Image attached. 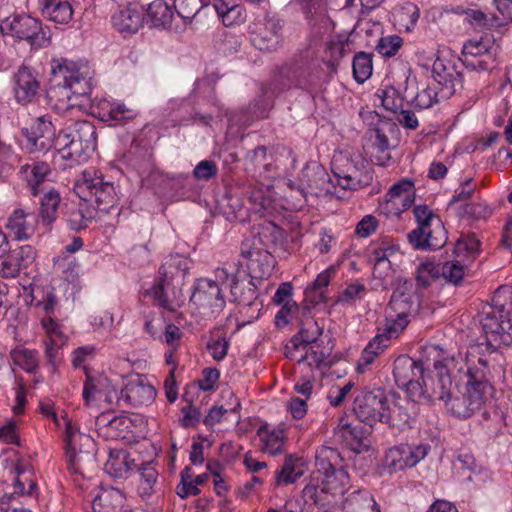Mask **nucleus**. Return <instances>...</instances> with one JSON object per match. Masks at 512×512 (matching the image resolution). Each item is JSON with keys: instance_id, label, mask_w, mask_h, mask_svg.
I'll return each instance as SVG.
<instances>
[{"instance_id": "f257e3e1", "label": "nucleus", "mask_w": 512, "mask_h": 512, "mask_svg": "<svg viewBox=\"0 0 512 512\" xmlns=\"http://www.w3.org/2000/svg\"><path fill=\"white\" fill-rule=\"evenodd\" d=\"M51 73L54 84L47 98L56 111L65 113L90 106L94 72L87 62L56 59L51 63Z\"/></svg>"}, {"instance_id": "f03ea898", "label": "nucleus", "mask_w": 512, "mask_h": 512, "mask_svg": "<svg viewBox=\"0 0 512 512\" xmlns=\"http://www.w3.org/2000/svg\"><path fill=\"white\" fill-rule=\"evenodd\" d=\"M454 359L451 357L435 360L433 368L438 377L439 391L435 388L429 390L425 371H430V364L422 360L416 361L409 356H399L394 361L393 376L397 386L407 393L413 402H433L445 400L450 396L452 379L450 366Z\"/></svg>"}, {"instance_id": "7ed1b4c3", "label": "nucleus", "mask_w": 512, "mask_h": 512, "mask_svg": "<svg viewBox=\"0 0 512 512\" xmlns=\"http://www.w3.org/2000/svg\"><path fill=\"white\" fill-rule=\"evenodd\" d=\"M482 331L485 333L487 348H494L506 342V334H512V287L500 286L490 302L482 305Z\"/></svg>"}, {"instance_id": "20e7f679", "label": "nucleus", "mask_w": 512, "mask_h": 512, "mask_svg": "<svg viewBox=\"0 0 512 512\" xmlns=\"http://www.w3.org/2000/svg\"><path fill=\"white\" fill-rule=\"evenodd\" d=\"M189 263L188 258L179 254L165 258L159 269V281L152 288L154 299L161 307L174 310L173 300L181 295Z\"/></svg>"}, {"instance_id": "39448f33", "label": "nucleus", "mask_w": 512, "mask_h": 512, "mask_svg": "<svg viewBox=\"0 0 512 512\" xmlns=\"http://www.w3.org/2000/svg\"><path fill=\"white\" fill-rule=\"evenodd\" d=\"M480 348L478 345H471L466 354L467 370L464 374L466 379L462 397L451 400H442L448 411L458 418H469L480 409Z\"/></svg>"}, {"instance_id": "423d86ee", "label": "nucleus", "mask_w": 512, "mask_h": 512, "mask_svg": "<svg viewBox=\"0 0 512 512\" xmlns=\"http://www.w3.org/2000/svg\"><path fill=\"white\" fill-rule=\"evenodd\" d=\"M57 146L65 160L79 162L97 147L96 129L88 120L71 121L57 135Z\"/></svg>"}, {"instance_id": "0eeeda50", "label": "nucleus", "mask_w": 512, "mask_h": 512, "mask_svg": "<svg viewBox=\"0 0 512 512\" xmlns=\"http://www.w3.org/2000/svg\"><path fill=\"white\" fill-rule=\"evenodd\" d=\"M67 467L74 474L85 475L96 468V444L93 438L81 433L67 416L63 417Z\"/></svg>"}, {"instance_id": "6e6552de", "label": "nucleus", "mask_w": 512, "mask_h": 512, "mask_svg": "<svg viewBox=\"0 0 512 512\" xmlns=\"http://www.w3.org/2000/svg\"><path fill=\"white\" fill-rule=\"evenodd\" d=\"M74 193L84 202L95 205V209L107 213L118 202L113 182L105 181L102 173L94 168L84 170L76 179Z\"/></svg>"}, {"instance_id": "1a4fd4ad", "label": "nucleus", "mask_w": 512, "mask_h": 512, "mask_svg": "<svg viewBox=\"0 0 512 512\" xmlns=\"http://www.w3.org/2000/svg\"><path fill=\"white\" fill-rule=\"evenodd\" d=\"M332 172L337 184L344 190H357L372 181L368 163L360 154L348 155L341 152L334 155Z\"/></svg>"}, {"instance_id": "9d476101", "label": "nucleus", "mask_w": 512, "mask_h": 512, "mask_svg": "<svg viewBox=\"0 0 512 512\" xmlns=\"http://www.w3.org/2000/svg\"><path fill=\"white\" fill-rule=\"evenodd\" d=\"M335 193L336 186L325 168L317 162H311L306 164L300 172L298 197L292 207L295 210L300 209L305 204L308 194L320 197Z\"/></svg>"}, {"instance_id": "9b49d317", "label": "nucleus", "mask_w": 512, "mask_h": 512, "mask_svg": "<svg viewBox=\"0 0 512 512\" xmlns=\"http://www.w3.org/2000/svg\"><path fill=\"white\" fill-rule=\"evenodd\" d=\"M269 227L263 228L262 232L253 235L252 238L245 239L241 244L240 265H245L250 280H261L270 276L274 259L267 249L260 247L263 244L262 236L266 237Z\"/></svg>"}, {"instance_id": "f8f14e48", "label": "nucleus", "mask_w": 512, "mask_h": 512, "mask_svg": "<svg viewBox=\"0 0 512 512\" xmlns=\"http://www.w3.org/2000/svg\"><path fill=\"white\" fill-rule=\"evenodd\" d=\"M398 131L397 125L388 121H379L367 129L363 148L373 163L383 167L390 163V150L393 148L390 140L397 135Z\"/></svg>"}, {"instance_id": "ddd939ff", "label": "nucleus", "mask_w": 512, "mask_h": 512, "mask_svg": "<svg viewBox=\"0 0 512 512\" xmlns=\"http://www.w3.org/2000/svg\"><path fill=\"white\" fill-rule=\"evenodd\" d=\"M3 34H11L20 40H27L32 47L42 48L50 43V35L42 28L41 22L29 15L6 19L0 26Z\"/></svg>"}, {"instance_id": "4468645a", "label": "nucleus", "mask_w": 512, "mask_h": 512, "mask_svg": "<svg viewBox=\"0 0 512 512\" xmlns=\"http://www.w3.org/2000/svg\"><path fill=\"white\" fill-rule=\"evenodd\" d=\"M343 458L335 448L322 446L316 450L315 470L312 476L325 479L328 483L346 484L348 473L343 467Z\"/></svg>"}, {"instance_id": "2eb2a0df", "label": "nucleus", "mask_w": 512, "mask_h": 512, "mask_svg": "<svg viewBox=\"0 0 512 512\" xmlns=\"http://www.w3.org/2000/svg\"><path fill=\"white\" fill-rule=\"evenodd\" d=\"M418 308L416 296L403 285L393 291L385 314L387 320L393 322V327L402 330L408 324V317L417 313Z\"/></svg>"}, {"instance_id": "dca6fc26", "label": "nucleus", "mask_w": 512, "mask_h": 512, "mask_svg": "<svg viewBox=\"0 0 512 512\" xmlns=\"http://www.w3.org/2000/svg\"><path fill=\"white\" fill-rule=\"evenodd\" d=\"M26 138L25 148L29 153H46L57 145L55 127L50 117L41 116L27 128L22 129Z\"/></svg>"}, {"instance_id": "f3484780", "label": "nucleus", "mask_w": 512, "mask_h": 512, "mask_svg": "<svg viewBox=\"0 0 512 512\" xmlns=\"http://www.w3.org/2000/svg\"><path fill=\"white\" fill-rule=\"evenodd\" d=\"M251 41L260 51H275L282 41V24L274 16L265 15L250 26Z\"/></svg>"}, {"instance_id": "a211bd4d", "label": "nucleus", "mask_w": 512, "mask_h": 512, "mask_svg": "<svg viewBox=\"0 0 512 512\" xmlns=\"http://www.w3.org/2000/svg\"><path fill=\"white\" fill-rule=\"evenodd\" d=\"M385 403L386 395L383 390L362 391L354 400L353 411L361 422L372 427L375 423L382 422Z\"/></svg>"}, {"instance_id": "6ab92c4d", "label": "nucleus", "mask_w": 512, "mask_h": 512, "mask_svg": "<svg viewBox=\"0 0 512 512\" xmlns=\"http://www.w3.org/2000/svg\"><path fill=\"white\" fill-rule=\"evenodd\" d=\"M344 484L327 482L320 477L311 476L310 481L302 490V498L307 504L319 507H332L336 504V497L343 493Z\"/></svg>"}, {"instance_id": "aec40b11", "label": "nucleus", "mask_w": 512, "mask_h": 512, "mask_svg": "<svg viewBox=\"0 0 512 512\" xmlns=\"http://www.w3.org/2000/svg\"><path fill=\"white\" fill-rule=\"evenodd\" d=\"M0 277L13 279L19 276L21 271L27 269L36 259V251L30 245H22L9 250L2 257Z\"/></svg>"}, {"instance_id": "412c9836", "label": "nucleus", "mask_w": 512, "mask_h": 512, "mask_svg": "<svg viewBox=\"0 0 512 512\" xmlns=\"http://www.w3.org/2000/svg\"><path fill=\"white\" fill-rule=\"evenodd\" d=\"M408 242L416 250H437L447 242V231L443 223L437 221L431 227L413 229L407 234Z\"/></svg>"}, {"instance_id": "4be33fe9", "label": "nucleus", "mask_w": 512, "mask_h": 512, "mask_svg": "<svg viewBox=\"0 0 512 512\" xmlns=\"http://www.w3.org/2000/svg\"><path fill=\"white\" fill-rule=\"evenodd\" d=\"M323 333V328L319 326L316 320L306 318L302 321L299 332L294 335L285 346V355L289 359H296V352L305 349L311 344L319 343V338Z\"/></svg>"}, {"instance_id": "5701e85b", "label": "nucleus", "mask_w": 512, "mask_h": 512, "mask_svg": "<svg viewBox=\"0 0 512 512\" xmlns=\"http://www.w3.org/2000/svg\"><path fill=\"white\" fill-rule=\"evenodd\" d=\"M191 301L200 306L212 308L217 313L225 307V299L218 283L210 279H200L191 296Z\"/></svg>"}, {"instance_id": "b1692460", "label": "nucleus", "mask_w": 512, "mask_h": 512, "mask_svg": "<svg viewBox=\"0 0 512 512\" xmlns=\"http://www.w3.org/2000/svg\"><path fill=\"white\" fill-rule=\"evenodd\" d=\"M96 429L99 436L106 440L126 439L131 432V419L126 415L110 417L103 413L96 418Z\"/></svg>"}, {"instance_id": "393cba45", "label": "nucleus", "mask_w": 512, "mask_h": 512, "mask_svg": "<svg viewBox=\"0 0 512 512\" xmlns=\"http://www.w3.org/2000/svg\"><path fill=\"white\" fill-rule=\"evenodd\" d=\"M433 79L440 88V97L450 98L456 91L457 86H461V74L455 70L450 63L437 58L433 63Z\"/></svg>"}, {"instance_id": "a878e982", "label": "nucleus", "mask_w": 512, "mask_h": 512, "mask_svg": "<svg viewBox=\"0 0 512 512\" xmlns=\"http://www.w3.org/2000/svg\"><path fill=\"white\" fill-rule=\"evenodd\" d=\"M14 92L19 103L26 104L32 101L39 90V81L29 66L23 64L14 75Z\"/></svg>"}, {"instance_id": "bb28decb", "label": "nucleus", "mask_w": 512, "mask_h": 512, "mask_svg": "<svg viewBox=\"0 0 512 512\" xmlns=\"http://www.w3.org/2000/svg\"><path fill=\"white\" fill-rule=\"evenodd\" d=\"M155 397V388L138 379L131 380L126 384L125 388L121 390L118 401L123 400L134 407H140L152 403Z\"/></svg>"}, {"instance_id": "cd10ccee", "label": "nucleus", "mask_w": 512, "mask_h": 512, "mask_svg": "<svg viewBox=\"0 0 512 512\" xmlns=\"http://www.w3.org/2000/svg\"><path fill=\"white\" fill-rule=\"evenodd\" d=\"M113 26L121 33H136L143 24V13L137 5L129 4L112 16Z\"/></svg>"}, {"instance_id": "c85d7f7f", "label": "nucleus", "mask_w": 512, "mask_h": 512, "mask_svg": "<svg viewBox=\"0 0 512 512\" xmlns=\"http://www.w3.org/2000/svg\"><path fill=\"white\" fill-rule=\"evenodd\" d=\"M406 405H409L408 401L401 400L399 397H395V395H393V400L391 401L386 397L384 407L385 416L383 417L382 422L397 429H403L404 427L409 426L411 416Z\"/></svg>"}, {"instance_id": "c756f323", "label": "nucleus", "mask_w": 512, "mask_h": 512, "mask_svg": "<svg viewBox=\"0 0 512 512\" xmlns=\"http://www.w3.org/2000/svg\"><path fill=\"white\" fill-rule=\"evenodd\" d=\"M35 218L26 214L23 210L17 209L8 218L6 228L18 241L28 240L35 231Z\"/></svg>"}, {"instance_id": "7c9ffc66", "label": "nucleus", "mask_w": 512, "mask_h": 512, "mask_svg": "<svg viewBox=\"0 0 512 512\" xmlns=\"http://www.w3.org/2000/svg\"><path fill=\"white\" fill-rule=\"evenodd\" d=\"M11 473L15 475L14 477V494L23 496H29L36 498L37 493V484L32 479V473L28 469L27 464L21 461H18L11 466Z\"/></svg>"}, {"instance_id": "2f4dec72", "label": "nucleus", "mask_w": 512, "mask_h": 512, "mask_svg": "<svg viewBox=\"0 0 512 512\" xmlns=\"http://www.w3.org/2000/svg\"><path fill=\"white\" fill-rule=\"evenodd\" d=\"M20 173L27 182L31 194L37 196L40 193L39 187L51 173V168L47 162L34 161L32 164L21 166Z\"/></svg>"}, {"instance_id": "473e14b6", "label": "nucleus", "mask_w": 512, "mask_h": 512, "mask_svg": "<svg viewBox=\"0 0 512 512\" xmlns=\"http://www.w3.org/2000/svg\"><path fill=\"white\" fill-rule=\"evenodd\" d=\"M395 327H388V329L381 334H377L365 347L360 359L358 361V367H365L372 364L389 345L392 333H396Z\"/></svg>"}, {"instance_id": "72a5a7b5", "label": "nucleus", "mask_w": 512, "mask_h": 512, "mask_svg": "<svg viewBox=\"0 0 512 512\" xmlns=\"http://www.w3.org/2000/svg\"><path fill=\"white\" fill-rule=\"evenodd\" d=\"M386 197L387 202H392L394 205L400 204L402 210H407L415 201V186L413 181L407 178L400 180L391 186Z\"/></svg>"}, {"instance_id": "f704fd0d", "label": "nucleus", "mask_w": 512, "mask_h": 512, "mask_svg": "<svg viewBox=\"0 0 512 512\" xmlns=\"http://www.w3.org/2000/svg\"><path fill=\"white\" fill-rule=\"evenodd\" d=\"M343 512H380L373 496L366 490L353 491L345 498Z\"/></svg>"}, {"instance_id": "c9c22d12", "label": "nucleus", "mask_w": 512, "mask_h": 512, "mask_svg": "<svg viewBox=\"0 0 512 512\" xmlns=\"http://www.w3.org/2000/svg\"><path fill=\"white\" fill-rule=\"evenodd\" d=\"M257 434L262 442V450L270 455H278L283 452L286 443V435L283 429L269 430L267 426H261Z\"/></svg>"}, {"instance_id": "e433bc0d", "label": "nucleus", "mask_w": 512, "mask_h": 512, "mask_svg": "<svg viewBox=\"0 0 512 512\" xmlns=\"http://www.w3.org/2000/svg\"><path fill=\"white\" fill-rule=\"evenodd\" d=\"M43 14L58 24H68L72 20L73 9L69 2L62 0H42Z\"/></svg>"}, {"instance_id": "4c0bfd02", "label": "nucleus", "mask_w": 512, "mask_h": 512, "mask_svg": "<svg viewBox=\"0 0 512 512\" xmlns=\"http://www.w3.org/2000/svg\"><path fill=\"white\" fill-rule=\"evenodd\" d=\"M480 241L475 233H466L456 241L454 254L463 262L473 261L479 254Z\"/></svg>"}, {"instance_id": "58836bf2", "label": "nucleus", "mask_w": 512, "mask_h": 512, "mask_svg": "<svg viewBox=\"0 0 512 512\" xmlns=\"http://www.w3.org/2000/svg\"><path fill=\"white\" fill-rule=\"evenodd\" d=\"M147 15L153 26L167 28L171 26L174 12L164 0H155L149 4Z\"/></svg>"}, {"instance_id": "ea45409f", "label": "nucleus", "mask_w": 512, "mask_h": 512, "mask_svg": "<svg viewBox=\"0 0 512 512\" xmlns=\"http://www.w3.org/2000/svg\"><path fill=\"white\" fill-rule=\"evenodd\" d=\"M60 202L61 197L56 189H51L44 193L40 201L39 212L43 223L50 225L56 220Z\"/></svg>"}, {"instance_id": "a19ab883", "label": "nucleus", "mask_w": 512, "mask_h": 512, "mask_svg": "<svg viewBox=\"0 0 512 512\" xmlns=\"http://www.w3.org/2000/svg\"><path fill=\"white\" fill-rule=\"evenodd\" d=\"M299 461L300 458L294 455H288L285 457L283 466L275 473V481L277 485L294 483L302 476L303 469L298 464Z\"/></svg>"}, {"instance_id": "79ce46f5", "label": "nucleus", "mask_w": 512, "mask_h": 512, "mask_svg": "<svg viewBox=\"0 0 512 512\" xmlns=\"http://www.w3.org/2000/svg\"><path fill=\"white\" fill-rule=\"evenodd\" d=\"M230 290L234 300L245 306L252 305L258 297L253 280H249L247 283H244L240 282L237 276H235Z\"/></svg>"}, {"instance_id": "37998d69", "label": "nucleus", "mask_w": 512, "mask_h": 512, "mask_svg": "<svg viewBox=\"0 0 512 512\" xmlns=\"http://www.w3.org/2000/svg\"><path fill=\"white\" fill-rule=\"evenodd\" d=\"M305 353L299 358L296 357V361L299 364H307L309 367H321L325 364L326 360L330 356L331 348L324 347L320 348V344H311L304 349Z\"/></svg>"}, {"instance_id": "c03bdc74", "label": "nucleus", "mask_w": 512, "mask_h": 512, "mask_svg": "<svg viewBox=\"0 0 512 512\" xmlns=\"http://www.w3.org/2000/svg\"><path fill=\"white\" fill-rule=\"evenodd\" d=\"M353 76L358 83H364L372 75V55L365 52H359L354 56Z\"/></svg>"}, {"instance_id": "a18cd8bd", "label": "nucleus", "mask_w": 512, "mask_h": 512, "mask_svg": "<svg viewBox=\"0 0 512 512\" xmlns=\"http://www.w3.org/2000/svg\"><path fill=\"white\" fill-rule=\"evenodd\" d=\"M140 475L139 491L141 496H150L158 479V471L152 462L143 463L138 469Z\"/></svg>"}, {"instance_id": "49530a36", "label": "nucleus", "mask_w": 512, "mask_h": 512, "mask_svg": "<svg viewBox=\"0 0 512 512\" xmlns=\"http://www.w3.org/2000/svg\"><path fill=\"white\" fill-rule=\"evenodd\" d=\"M207 5H209V0H175L174 2L177 15L185 23H190L199 11Z\"/></svg>"}, {"instance_id": "de8ad7c7", "label": "nucleus", "mask_w": 512, "mask_h": 512, "mask_svg": "<svg viewBox=\"0 0 512 512\" xmlns=\"http://www.w3.org/2000/svg\"><path fill=\"white\" fill-rule=\"evenodd\" d=\"M398 447L403 456V460L407 468H412L416 466L422 459H424L427 456L428 451L430 449V446L427 444H402L399 445Z\"/></svg>"}, {"instance_id": "09e8293b", "label": "nucleus", "mask_w": 512, "mask_h": 512, "mask_svg": "<svg viewBox=\"0 0 512 512\" xmlns=\"http://www.w3.org/2000/svg\"><path fill=\"white\" fill-rule=\"evenodd\" d=\"M66 221L72 230L79 231L88 226V222L93 218L87 207H68L66 205Z\"/></svg>"}, {"instance_id": "8fccbe9b", "label": "nucleus", "mask_w": 512, "mask_h": 512, "mask_svg": "<svg viewBox=\"0 0 512 512\" xmlns=\"http://www.w3.org/2000/svg\"><path fill=\"white\" fill-rule=\"evenodd\" d=\"M441 276V266L433 261H425L417 267V284L422 288H427L431 280L439 279Z\"/></svg>"}, {"instance_id": "3c124183", "label": "nucleus", "mask_w": 512, "mask_h": 512, "mask_svg": "<svg viewBox=\"0 0 512 512\" xmlns=\"http://www.w3.org/2000/svg\"><path fill=\"white\" fill-rule=\"evenodd\" d=\"M15 365L21 367L29 373H33L38 368L37 353L34 350L25 348L15 349L11 353Z\"/></svg>"}, {"instance_id": "603ef678", "label": "nucleus", "mask_w": 512, "mask_h": 512, "mask_svg": "<svg viewBox=\"0 0 512 512\" xmlns=\"http://www.w3.org/2000/svg\"><path fill=\"white\" fill-rule=\"evenodd\" d=\"M406 468L407 467L404 463L403 456L399 450V447L396 446L388 449L382 460L381 473H387L391 475Z\"/></svg>"}, {"instance_id": "864d4df0", "label": "nucleus", "mask_w": 512, "mask_h": 512, "mask_svg": "<svg viewBox=\"0 0 512 512\" xmlns=\"http://www.w3.org/2000/svg\"><path fill=\"white\" fill-rule=\"evenodd\" d=\"M461 61L466 68L472 71L480 67V40H468L464 43Z\"/></svg>"}, {"instance_id": "5fc2aeb1", "label": "nucleus", "mask_w": 512, "mask_h": 512, "mask_svg": "<svg viewBox=\"0 0 512 512\" xmlns=\"http://www.w3.org/2000/svg\"><path fill=\"white\" fill-rule=\"evenodd\" d=\"M465 275V267L459 260L447 261L441 266V276L446 282L459 285Z\"/></svg>"}, {"instance_id": "6e6d98bb", "label": "nucleus", "mask_w": 512, "mask_h": 512, "mask_svg": "<svg viewBox=\"0 0 512 512\" xmlns=\"http://www.w3.org/2000/svg\"><path fill=\"white\" fill-rule=\"evenodd\" d=\"M415 220L418 224L416 229H424L431 227L437 221L443 223L438 215H436L427 205H416L413 209Z\"/></svg>"}, {"instance_id": "4d7b16f0", "label": "nucleus", "mask_w": 512, "mask_h": 512, "mask_svg": "<svg viewBox=\"0 0 512 512\" xmlns=\"http://www.w3.org/2000/svg\"><path fill=\"white\" fill-rule=\"evenodd\" d=\"M206 348L215 361H222L227 355L229 341L226 337L213 333L206 344Z\"/></svg>"}, {"instance_id": "13d9d810", "label": "nucleus", "mask_w": 512, "mask_h": 512, "mask_svg": "<svg viewBox=\"0 0 512 512\" xmlns=\"http://www.w3.org/2000/svg\"><path fill=\"white\" fill-rule=\"evenodd\" d=\"M381 98L382 106L387 110L395 114L403 108V99L393 87L385 88L379 95Z\"/></svg>"}, {"instance_id": "bf43d9fd", "label": "nucleus", "mask_w": 512, "mask_h": 512, "mask_svg": "<svg viewBox=\"0 0 512 512\" xmlns=\"http://www.w3.org/2000/svg\"><path fill=\"white\" fill-rule=\"evenodd\" d=\"M440 99V88L438 90L434 87H426L425 89L419 91L413 102L414 105L419 109H427L430 108L434 103H437Z\"/></svg>"}, {"instance_id": "052dcab7", "label": "nucleus", "mask_w": 512, "mask_h": 512, "mask_svg": "<svg viewBox=\"0 0 512 512\" xmlns=\"http://www.w3.org/2000/svg\"><path fill=\"white\" fill-rule=\"evenodd\" d=\"M35 290L32 289L31 297H32V303L35 302V305L37 307H41L43 311L45 312L46 316L49 317L54 314L55 308L57 306V298L54 293V289H48L46 291H42L43 296L41 300L37 299V296L34 294Z\"/></svg>"}, {"instance_id": "680f3d73", "label": "nucleus", "mask_w": 512, "mask_h": 512, "mask_svg": "<svg viewBox=\"0 0 512 512\" xmlns=\"http://www.w3.org/2000/svg\"><path fill=\"white\" fill-rule=\"evenodd\" d=\"M105 469L114 477H121L129 470L127 464V454L119 452L116 456L110 455L109 460L105 464Z\"/></svg>"}, {"instance_id": "e2e57ef3", "label": "nucleus", "mask_w": 512, "mask_h": 512, "mask_svg": "<svg viewBox=\"0 0 512 512\" xmlns=\"http://www.w3.org/2000/svg\"><path fill=\"white\" fill-rule=\"evenodd\" d=\"M397 15L399 21L405 23L406 28L410 29L411 26L413 27L417 23L420 10L414 3L406 2L399 8Z\"/></svg>"}, {"instance_id": "0e129e2a", "label": "nucleus", "mask_w": 512, "mask_h": 512, "mask_svg": "<svg viewBox=\"0 0 512 512\" xmlns=\"http://www.w3.org/2000/svg\"><path fill=\"white\" fill-rule=\"evenodd\" d=\"M268 188L263 186L250 187L247 191L248 199L255 206V211L265 210L270 205V198L266 195Z\"/></svg>"}, {"instance_id": "69168bd1", "label": "nucleus", "mask_w": 512, "mask_h": 512, "mask_svg": "<svg viewBox=\"0 0 512 512\" xmlns=\"http://www.w3.org/2000/svg\"><path fill=\"white\" fill-rule=\"evenodd\" d=\"M402 46V38L397 35H391L387 37H382L377 46V51L383 56L391 57L395 55V53Z\"/></svg>"}, {"instance_id": "338daca9", "label": "nucleus", "mask_w": 512, "mask_h": 512, "mask_svg": "<svg viewBox=\"0 0 512 512\" xmlns=\"http://www.w3.org/2000/svg\"><path fill=\"white\" fill-rule=\"evenodd\" d=\"M289 86L305 88L307 86V70L300 65H294L284 71Z\"/></svg>"}, {"instance_id": "774afa93", "label": "nucleus", "mask_w": 512, "mask_h": 512, "mask_svg": "<svg viewBox=\"0 0 512 512\" xmlns=\"http://www.w3.org/2000/svg\"><path fill=\"white\" fill-rule=\"evenodd\" d=\"M218 173V167L212 160L200 161L193 170V175L196 179L208 181L214 178Z\"/></svg>"}]
</instances>
